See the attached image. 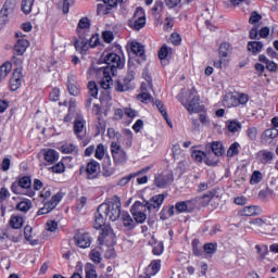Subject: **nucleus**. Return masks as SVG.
<instances>
[{
    "label": "nucleus",
    "instance_id": "338daca9",
    "mask_svg": "<svg viewBox=\"0 0 278 278\" xmlns=\"http://www.w3.org/2000/svg\"><path fill=\"white\" fill-rule=\"evenodd\" d=\"M47 231H56L58 230V224L55 220H48L46 224Z\"/></svg>",
    "mask_w": 278,
    "mask_h": 278
},
{
    "label": "nucleus",
    "instance_id": "c85d7f7f",
    "mask_svg": "<svg viewBox=\"0 0 278 278\" xmlns=\"http://www.w3.org/2000/svg\"><path fill=\"white\" fill-rule=\"evenodd\" d=\"M224 108H237L238 105V97L232 93H227L223 99Z\"/></svg>",
    "mask_w": 278,
    "mask_h": 278
},
{
    "label": "nucleus",
    "instance_id": "5fc2aeb1",
    "mask_svg": "<svg viewBox=\"0 0 278 278\" xmlns=\"http://www.w3.org/2000/svg\"><path fill=\"white\" fill-rule=\"evenodd\" d=\"M86 278H97V269L91 264L85 267Z\"/></svg>",
    "mask_w": 278,
    "mask_h": 278
},
{
    "label": "nucleus",
    "instance_id": "8fccbe9b",
    "mask_svg": "<svg viewBox=\"0 0 278 278\" xmlns=\"http://www.w3.org/2000/svg\"><path fill=\"white\" fill-rule=\"evenodd\" d=\"M87 88L89 90L90 97H92L93 99H97L99 94V88L97 87V83L89 81Z\"/></svg>",
    "mask_w": 278,
    "mask_h": 278
},
{
    "label": "nucleus",
    "instance_id": "de8ad7c7",
    "mask_svg": "<svg viewBox=\"0 0 278 278\" xmlns=\"http://www.w3.org/2000/svg\"><path fill=\"white\" fill-rule=\"evenodd\" d=\"M105 146H103V143H99L94 152L96 160H103L105 157Z\"/></svg>",
    "mask_w": 278,
    "mask_h": 278
},
{
    "label": "nucleus",
    "instance_id": "e433bc0d",
    "mask_svg": "<svg viewBox=\"0 0 278 278\" xmlns=\"http://www.w3.org/2000/svg\"><path fill=\"white\" fill-rule=\"evenodd\" d=\"M12 73V64L10 62L3 63L0 66V81H3Z\"/></svg>",
    "mask_w": 278,
    "mask_h": 278
},
{
    "label": "nucleus",
    "instance_id": "0e129e2a",
    "mask_svg": "<svg viewBox=\"0 0 278 278\" xmlns=\"http://www.w3.org/2000/svg\"><path fill=\"white\" fill-rule=\"evenodd\" d=\"M172 45H175V47L181 45V36L177 33H173L169 38Z\"/></svg>",
    "mask_w": 278,
    "mask_h": 278
},
{
    "label": "nucleus",
    "instance_id": "1a4fd4ad",
    "mask_svg": "<svg viewBox=\"0 0 278 278\" xmlns=\"http://www.w3.org/2000/svg\"><path fill=\"white\" fill-rule=\"evenodd\" d=\"M151 90H153V84L151 81L142 83L137 100L141 103H153V96L150 93Z\"/></svg>",
    "mask_w": 278,
    "mask_h": 278
},
{
    "label": "nucleus",
    "instance_id": "f704fd0d",
    "mask_svg": "<svg viewBox=\"0 0 278 278\" xmlns=\"http://www.w3.org/2000/svg\"><path fill=\"white\" fill-rule=\"evenodd\" d=\"M75 49L79 53H86L88 49H90V43H88V39H80L75 42Z\"/></svg>",
    "mask_w": 278,
    "mask_h": 278
},
{
    "label": "nucleus",
    "instance_id": "20e7f679",
    "mask_svg": "<svg viewBox=\"0 0 278 278\" xmlns=\"http://www.w3.org/2000/svg\"><path fill=\"white\" fill-rule=\"evenodd\" d=\"M104 62L108 64L104 68H112L113 75H116L117 68H123V66H125V60L114 52L104 54Z\"/></svg>",
    "mask_w": 278,
    "mask_h": 278
},
{
    "label": "nucleus",
    "instance_id": "c756f323",
    "mask_svg": "<svg viewBox=\"0 0 278 278\" xmlns=\"http://www.w3.org/2000/svg\"><path fill=\"white\" fill-rule=\"evenodd\" d=\"M262 49H264V43L262 41H250L248 43V51L253 53V55H257V53H262Z\"/></svg>",
    "mask_w": 278,
    "mask_h": 278
},
{
    "label": "nucleus",
    "instance_id": "423d86ee",
    "mask_svg": "<svg viewBox=\"0 0 278 278\" xmlns=\"http://www.w3.org/2000/svg\"><path fill=\"white\" fill-rule=\"evenodd\" d=\"M111 154L115 164L123 165L127 163V152L117 142L111 143Z\"/></svg>",
    "mask_w": 278,
    "mask_h": 278
},
{
    "label": "nucleus",
    "instance_id": "a18cd8bd",
    "mask_svg": "<svg viewBox=\"0 0 278 278\" xmlns=\"http://www.w3.org/2000/svg\"><path fill=\"white\" fill-rule=\"evenodd\" d=\"M17 184L20 185V188H22L23 190H29V188H31V178H29V176H24L20 178Z\"/></svg>",
    "mask_w": 278,
    "mask_h": 278
},
{
    "label": "nucleus",
    "instance_id": "e2e57ef3",
    "mask_svg": "<svg viewBox=\"0 0 278 278\" xmlns=\"http://www.w3.org/2000/svg\"><path fill=\"white\" fill-rule=\"evenodd\" d=\"M65 168L66 167L64 166V163L59 162L54 166L50 167V170H52V173L60 174V173H64Z\"/></svg>",
    "mask_w": 278,
    "mask_h": 278
},
{
    "label": "nucleus",
    "instance_id": "79ce46f5",
    "mask_svg": "<svg viewBox=\"0 0 278 278\" xmlns=\"http://www.w3.org/2000/svg\"><path fill=\"white\" fill-rule=\"evenodd\" d=\"M231 53V45L224 42L219 46V58H229Z\"/></svg>",
    "mask_w": 278,
    "mask_h": 278
},
{
    "label": "nucleus",
    "instance_id": "58836bf2",
    "mask_svg": "<svg viewBox=\"0 0 278 278\" xmlns=\"http://www.w3.org/2000/svg\"><path fill=\"white\" fill-rule=\"evenodd\" d=\"M31 231H33L31 226H25L24 237H25V240L29 242V244H31L33 247H36V244H38V240H34V236L31 235Z\"/></svg>",
    "mask_w": 278,
    "mask_h": 278
},
{
    "label": "nucleus",
    "instance_id": "6ab92c4d",
    "mask_svg": "<svg viewBox=\"0 0 278 278\" xmlns=\"http://www.w3.org/2000/svg\"><path fill=\"white\" fill-rule=\"evenodd\" d=\"M75 108H77V102L71 100L68 102V113L64 117V123H72L73 119L77 121L78 116H83L81 113Z\"/></svg>",
    "mask_w": 278,
    "mask_h": 278
},
{
    "label": "nucleus",
    "instance_id": "a878e982",
    "mask_svg": "<svg viewBox=\"0 0 278 278\" xmlns=\"http://www.w3.org/2000/svg\"><path fill=\"white\" fill-rule=\"evenodd\" d=\"M258 160L261 164H270L273 160H275V153L268 151V150H261L257 153Z\"/></svg>",
    "mask_w": 278,
    "mask_h": 278
},
{
    "label": "nucleus",
    "instance_id": "473e14b6",
    "mask_svg": "<svg viewBox=\"0 0 278 278\" xmlns=\"http://www.w3.org/2000/svg\"><path fill=\"white\" fill-rule=\"evenodd\" d=\"M130 51L135 55H138L139 58H142L144 55V46H142L138 41H132V42H130Z\"/></svg>",
    "mask_w": 278,
    "mask_h": 278
},
{
    "label": "nucleus",
    "instance_id": "f3484780",
    "mask_svg": "<svg viewBox=\"0 0 278 278\" xmlns=\"http://www.w3.org/2000/svg\"><path fill=\"white\" fill-rule=\"evenodd\" d=\"M116 235H114V230L110 227H105L102 229L101 235L98 238L100 244H114V239Z\"/></svg>",
    "mask_w": 278,
    "mask_h": 278
},
{
    "label": "nucleus",
    "instance_id": "4d7b16f0",
    "mask_svg": "<svg viewBox=\"0 0 278 278\" xmlns=\"http://www.w3.org/2000/svg\"><path fill=\"white\" fill-rule=\"evenodd\" d=\"M110 10L111 9L109 8L108 3L103 2L102 4H98L97 13L100 16H105V14L110 13Z\"/></svg>",
    "mask_w": 278,
    "mask_h": 278
},
{
    "label": "nucleus",
    "instance_id": "dca6fc26",
    "mask_svg": "<svg viewBox=\"0 0 278 278\" xmlns=\"http://www.w3.org/2000/svg\"><path fill=\"white\" fill-rule=\"evenodd\" d=\"M99 73L103 74V78L101 80V88L103 90H110V86H112V67H100Z\"/></svg>",
    "mask_w": 278,
    "mask_h": 278
},
{
    "label": "nucleus",
    "instance_id": "052dcab7",
    "mask_svg": "<svg viewBox=\"0 0 278 278\" xmlns=\"http://www.w3.org/2000/svg\"><path fill=\"white\" fill-rule=\"evenodd\" d=\"M90 258L94 262V264H101V251L99 249H94L90 252Z\"/></svg>",
    "mask_w": 278,
    "mask_h": 278
},
{
    "label": "nucleus",
    "instance_id": "3c124183",
    "mask_svg": "<svg viewBox=\"0 0 278 278\" xmlns=\"http://www.w3.org/2000/svg\"><path fill=\"white\" fill-rule=\"evenodd\" d=\"M263 220H264V223H265V227L266 226H273V225H277V220H278V214L277 213H275V214H273V215H269V216H264L263 217Z\"/></svg>",
    "mask_w": 278,
    "mask_h": 278
},
{
    "label": "nucleus",
    "instance_id": "f8f14e48",
    "mask_svg": "<svg viewBox=\"0 0 278 278\" xmlns=\"http://www.w3.org/2000/svg\"><path fill=\"white\" fill-rule=\"evenodd\" d=\"M74 239L76 247H79L80 249H88L90 244H92V238H90V235L88 232L78 231L74 236Z\"/></svg>",
    "mask_w": 278,
    "mask_h": 278
},
{
    "label": "nucleus",
    "instance_id": "0eeeda50",
    "mask_svg": "<svg viewBox=\"0 0 278 278\" xmlns=\"http://www.w3.org/2000/svg\"><path fill=\"white\" fill-rule=\"evenodd\" d=\"M101 170V164L99 162L91 160L87 163L86 167H80V175L86 174L87 179H97L99 177V172Z\"/></svg>",
    "mask_w": 278,
    "mask_h": 278
},
{
    "label": "nucleus",
    "instance_id": "72a5a7b5",
    "mask_svg": "<svg viewBox=\"0 0 278 278\" xmlns=\"http://www.w3.org/2000/svg\"><path fill=\"white\" fill-rule=\"evenodd\" d=\"M260 207L258 206H244L240 214L241 216H257L260 214Z\"/></svg>",
    "mask_w": 278,
    "mask_h": 278
},
{
    "label": "nucleus",
    "instance_id": "4be33fe9",
    "mask_svg": "<svg viewBox=\"0 0 278 278\" xmlns=\"http://www.w3.org/2000/svg\"><path fill=\"white\" fill-rule=\"evenodd\" d=\"M206 150L212 151L216 157H220L225 153V147H223V142L220 141L207 143Z\"/></svg>",
    "mask_w": 278,
    "mask_h": 278
},
{
    "label": "nucleus",
    "instance_id": "f257e3e1",
    "mask_svg": "<svg viewBox=\"0 0 278 278\" xmlns=\"http://www.w3.org/2000/svg\"><path fill=\"white\" fill-rule=\"evenodd\" d=\"M121 205V198L114 195L108 203L100 204V212L114 223L123 214Z\"/></svg>",
    "mask_w": 278,
    "mask_h": 278
},
{
    "label": "nucleus",
    "instance_id": "ddd939ff",
    "mask_svg": "<svg viewBox=\"0 0 278 278\" xmlns=\"http://www.w3.org/2000/svg\"><path fill=\"white\" fill-rule=\"evenodd\" d=\"M174 181L173 174L170 172L162 173L161 175L156 176L154 179V184L156 188H167Z\"/></svg>",
    "mask_w": 278,
    "mask_h": 278
},
{
    "label": "nucleus",
    "instance_id": "cd10ccee",
    "mask_svg": "<svg viewBox=\"0 0 278 278\" xmlns=\"http://www.w3.org/2000/svg\"><path fill=\"white\" fill-rule=\"evenodd\" d=\"M258 61L262 62L263 64H266V68L270 73L277 72L278 64L275 63L274 61L268 60V58H266V55H264V54L258 55Z\"/></svg>",
    "mask_w": 278,
    "mask_h": 278
},
{
    "label": "nucleus",
    "instance_id": "2eb2a0df",
    "mask_svg": "<svg viewBox=\"0 0 278 278\" xmlns=\"http://www.w3.org/2000/svg\"><path fill=\"white\" fill-rule=\"evenodd\" d=\"M74 132L79 140L86 138V119H84V116H78L74 121Z\"/></svg>",
    "mask_w": 278,
    "mask_h": 278
},
{
    "label": "nucleus",
    "instance_id": "5701e85b",
    "mask_svg": "<svg viewBox=\"0 0 278 278\" xmlns=\"http://www.w3.org/2000/svg\"><path fill=\"white\" fill-rule=\"evenodd\" d=\"M100 210H101V205H99L94 214V222H93L94 229H101V227H105V220L108 217L105 213H101Z\"/></svg>",
    "mask_w": 278,
    "mask_h": 278
},
{
    "label": "nucleus",
    "instance_id": "4468645a",
    "mask_svg": "<svg viewBox=\"0 0 278 278\" xmlns=\"http://www.w3.org/2000/svg\"><path fill=\"white\" fill-rule=\"evenodd\" d=\"M67 90L72 97H79V92H81V86L79 81H77V76L70 74L67 76Z\"/></svg>",
    "mask_w": 278,
    "mask_h": 278
},
{
    "label": "nucleus",
    "instance_id": "bb28decb",
    "mask_svg": "<svg viewBox=\"0 0 278 278\" xmlns=\"http://www.w3.org/2000/svg\"><path fill=\"white\" fill-rule=\"evenodd\" d=\"M160 268H162V261L154 260L151 262V264L148 266V273L149 275L140 278H151V275H157L160 273Z\"/></svg>",
    "mask_w": 278,
    "mask_h": 278
},
{
    "label": "nucleus",
    "instance_id": "c9c22d12",
    "mask_svg": "<svg viewBox=\"0 0 278 278\" xmlns=\"http://www.w3.org/2000/svg\"><path fill=\"white\" fill-rule=\"evenodd\" d=\"M277 136H278V129L269 128L263 132L262 138H263V140H265V142H270V140H275V138H277Z\"/></svg>",
    "mask_w": 278,
    "mask_h": 278
},
{
    "label": "nucleus",
    "instance_id": "4c0bfd02",
    "mask_svg": "<svg viewBox=\"0 0 278 278\" xmlns=\"http://www.w3.org/2000/svg\"><path fill=\"white\" fill-rule=\"evenodd\" d=\"M90 29V20L88 17H81L77 25V34H81L84 30Z\"/></svg>",
    "mask_w": 278,
    "mask_h": 278
},
{
    "label": "nucleus",
    "instance_id": "680f3d73",
    "mask_svg": "<svg viewBox=\"0 0 278 278\" xmlns=\"http://www.w3.org/2000/svg\"><path fill=\"white\" fill-rule=\"evenodd\" d=\"M217 248H218V244H216V243L204 244V251L207 255H214V253H216Z\"/></svg>",
    "mask_w": 278,
    "mask_h": 278
},
{
    "label": "nucleus",
    "instance_id": "412c9836",
    "mask_svg": "<svg viewBox=\"0 0 278 278\" xmlns=\"http://www.w3.org/2000/svg\"><path fill=\"white\" fill-rule=\"evenodd\" d=\"M22 77H23V72L21 71V68L14 70L13 76L10 80V88L13 92L18 90V88H21Z\"/></svg>",
    "mask_w": 278,
    "mask_h": 278
},
{
    "label": "nucleus",
    "instance_id": "a19ab883",
    "mask_svg": "<svg viewBox=\"0 0 278 278\" xmlns=\"http://www.w3.org/2000/svg\"><path fill=\"white\" fill-rule=\"evenodd\" d=\"M212 199H214V193L208 191L203 197L195 198L194 200L197 203H202L203 207H205V205H210V201H212Z\"/></svg>",
    "mask_w": 278,
    "mask_h": 278
},
{
    "label": "nucleus",
    "instance_id": "864d4df0",
    "mask_svg": "<svg viewBox=\"0 0 278 278\" xmlns=\"http://www.w3.org/2000/svg\"><path fill=\"white\" fill-rule=\"evenodd\" d=\"M228 130L231 131V134H236V131H239L242 129V125L239 122L230 121L227 122Z\"/></svg>",
    "mask_w": 278,
    "mask_h": 278
},
{
    "label": "nucleus",
    "instance_id": "6e6552de",
    "mask_svg": "<svg viewBox=\"0 0 278 278\" xmlns=\"http://www.w3.org/2000/svg\"><path fill=\"white\" fill-rule=\"evenodd\" d=\"M64 195L62 194V192H58L56 194H54L50 201L45 203L43 207L38 210L37 216H45V214L53 212V210L58 207V204L60 203V201H62Z\"/></svg>",
    "mask_w": 278,
    "mask_h": 278
},
{
    "label": "nucleus",
    "instance_id": "7ed1b4c3",
    "mask_svg": "<svg viewBox=\"0 0 278 278\" xmlns=\"http://www.w3.org/2000/svg\"><path fill=\"white\" fill-rule=\"evenodd\" d=\"M144 25H147L144 9L137 8L132 18L128 21V27H130V29H135V31H140Z\"/></svg>",
    "mask_w": 278,
    "mask_h": 278
},
{
    "label": "nucleus",
    "instance_id": "c03bdc74",
    "mask_svg": "<svg viewBox=\"0 0 278 278\" xmlns=\"http://www.w3.org/2000/svg\"><path fill=\"white\" fill-rule=\"evenodd\" d=\"M173 53V48H169L168 46L164 45L160 50H159V59L160 60H166L168 55Z\"/></svg>",
    "mask_w": 278,
    "mask_h": 278
},
{
    "label": "nucleus",
    "instance_id": "a211bd4d",
    "mask_svg": "<svg viewBox=\"0 0 278 278\" xmlns=\"http://www.w3.org/2000/svg\"><path fill=\"white\" fill-rule=\"evenodd\" d=\"M191 156L195 160V162L199 163L205 160V164H207V166H218V159L211 160L210 157H207V154H205V152L201 150L193 151Z\"/></svg>",
    "mask_w": 278,
    "mask_h": 278
},
{
    "label": "nucleus",
    "instance_id": "b1692460",
    "mask_svg": "<svg viewBox=\"0 0 278 278\" xmlns=\"http://www.w3.org/2000/svg\"><path fill=\"white\" fill-rule=\"evenodd\" d=\"M29 47V41L22 37L16 41L14 45V51L17 53V55H23L27 51V48Z\"/></svg>",
    "mask_w": 278,
    "mask_h": 278
},
{
    "label": "nucleus",
    "instance_id": "aec40b11",
    "mask_svg": "<svg viewBox=\"0 0 278 278\" xmlns=\"http://www.w3.org/2000/svg\"><path fill=\"white\" fill-rule=\"evenodd\" d=\"M166 199V195L164 194H157L150 199L149 202L146 203L148 206V210H160L162 207V203H164V200Z\"/></svg>",
    "mask_w": 278,
    "mask_h": 278
},
{
    "label": "nucleus",
    "instance_id": "49530a36",
    "mask_svg": "<svg viewBox=\"0 0 278 278\" xmlns=\"http://www.w3.org/2000/svg\"><path fill=\"white\" fill-rule=\"evenodd\" d=\"M10 225L12 229H21V227H23V217L12 216L10 219Z\"/></svg>",
    "mask_w": 278,
    "mask_h": 278
},
{
    "label": "nucleus",
    "instance_id": "393cba45",
    "mask_svg": "<svg viewBox=\"0 0 278 278\" xmlns=\"http://www.w3.org/2000/svg\"><path fill=\"white\" fill-rule=\"evenodd\" d=\"M124 227H126V229L131 230L136 228V220H134V218H131V215H129V213L127 212H122V215L119 216Z\"/></svg>",
    "mask_w": 278,
    "mask_h": 278
},
{
    "label": "nucleus",
    "instance_id": "f03ea898",
    "mask_svg": "<svg viewBox=\"0 0 278 278\" xmlns=\"http://www.w3.org/2000/svg\"><path fill=\"white\" fill-rule=\"evenodd\" d=\"M197 210V200L179 201L174 206L167 210L168 216H175V214H190Z\"/></svg>",
    "mask_w": 278,
    "mask_h": 278
},
{
    "label": "nucleus",
    "instance_id": "9b49d317",
    "mask_svg": "<svg viewBox=\"0 0 278 278\" xmlns=\"http://www.w3.org/2000/svg\"><path fill=\"white\" fill-rule=\"evenodd\" d=\"M199 94L197 93V89L192 88L189 91V99L187 100V103L185 104V108L188 110V112H197L199 110Z\"/></svg>",
    "mask_w": 278,
    "mask_h": 278
},
{
    "label": "nucleus",
    "instance_id": "2f4dec72",
    "mask_svg": "<svg viewBox=\"0 0 278 278\" xmlns=\"http://www.w3.org/2000/svg\"><path fill=\"white\" fill-rule=\"evenodd\" d=\"M45 160L49 164H53V162H58V160H60V154L58 153V151H55L53 149H48L45 152Z\"/></svg>",
    "mask_w": 278,
    "mask_h": 278
},
{
    "label": "nucleus",
    "instance_id": "603ef678",
    "mask_svg": "<svg viewBox=\"0 0 278 278\" xmlns=\"http://www.w3.org/2000/svg\"><path fill=\"white\" fill-rule=\"evenodd\" d=\"M34 1L35 0H22V12H24V14H29L31 12Z\"/></svg>",
    "mask_w": 278,
    "mask_h": 278
},
{
    "label": "nucleus",
    "instance_id": "6e6d98bb",
    "mask_svg": "<svg viewBox=\"0 0 278 278\" xmlns=\"http://www.w3.org/2000/svg\"><path fill=\"white\" fill-rule=\"evenodd\" d=\"M238 149H240V143L238 142L232 143L227 151V156L233 157V155H238L239 153Z\"/></svg>",
    "mask_w": 278,
    "mask_h": 278
},
{
    "label": "nucleus",
    "instance_id": "69168bd1",
    "mask_svg": "<svg viewBox=\"0 0 278 278\" xmlns=\"http://www.w3.org/2000/svg\"><path fill=\"white\" fill-rule=\"evenodd\" d=\"M262 21V15L257 14V12H252L250 15L249 23L251 25H255V23H260Z\"/></svg>",
    "mask_w": 278,
    "mask_h": 278
},
{
    "label": "nucleus",
    "instance_id": "09e8293b",
    "mask_svg": "<svg viewBox=\"0 0 278 278\" xmlns=\"http://www.w3.org/2000/svg\"><path fill=\"white\" fill-rule=\"evenodd\" d=\"M61 151L65 154L77 153V146L73 143H65L61 147Z\"/></svg>",
    "mask_w": 278,
    "mask_h": 278
},
{
    "label": "nucleus",
    "instance_id": "bf43d9fd",
    "mask_svg": "<svg viewBox=\"0 0 278 278\" xmlns=\"http://www.w3.org/2000/svg\"><path fill=\"white\" fill-rule=\"evenodd\" d=\"M154 104L156 105L157 110L161 112L163 118H165V121H168V113L166 112V108H164V104L162 103V101L156 100Z\"/></svg>",
    "mask_w": 278,
    "mask_h": 278
},
{
    "label": "nucleus",
    "instance_id": "39448f33",
    "mask_svg": "<svg viewBox=\"0 0 278 278\" xmlns=\"http://www.w3.org/2000/svg\"><path fill=\"white\" fill-rule=\"evenodd\" d=\"M130 212L135 223L142 225V223L147 220V212H149V207L146 204L137 201L131 206Z\"/></svg>",
    "mask_w": 278,
    "mask_h": 278
},
{
    "label": "nucleus",
    "instance_id": "774afa93",
    "mask_svg": "<svg viewBox=\"0 0 278 278\" xmlns=\"http://www.w3.org/2000/svg\"><path fill=\"white\" fill-rule=\"evenodd\" d=\"M50 101H60V89H52V91L50 92Z\"/></svg>",
    "mask_w": 278,
    "mask_h": 278
},
{
    "label": "nucleus",
    "instance_id": "37998d69",
    "mask_svg": "<svg viewBox=\"0 0 278 278\" xmlns=\"http://www.w3.org/2000/svg\"><path fill=\"white\" fill-rule=\"evenodd\" d=\"M262 179H264V175L262 174V172L254 170L252 173V176H251V179H250V184L252 186H257V184H260L262 181Z\"/></svg>",
    "mask_w": 278,
    "mask_h": 278
},
{
    "label": "nucleus",
    "instance_id": "ea45409f",
    "mask_svg": "<svg viewBox=\"0 0 278 278\" xmlns=\"http://www.w3.org/2000/svg\"><path fill=\"white\" fill-rule=\"evenodd\" d=\"M31 200L24 199L20 203H17L16 210H18L20 212L27 213L31 210Z\"/></svg>",
    "mask_w": 278,
    "mask_h": 278
},
{
    "label": "nucleus",
    "instance_id": "9d476101",
    "mask_svg": "<svg viewBox=\"0 0 278 278\" xmlns=\"http://www.w3.org/2000/svg\"><path fill=\"white\" fill-rule=\"evenodd\" d=\"M16 9V0H7L0 10V23L5 25L8 23V17Z\"/></svg>",
    "mask_w": 278,
    "mask_h": 278
},
{
    "label": "nucleus",
    "instance_id": "13d9d810",
    "mask_svg": "<svg viewBox=\"0 0 278 278\" xmlns=\"http://www.w3.org/2000/svg\"><path fill=\"white\" fill-rule=\"evenodd\" d=\"M129 84L125 83V80L121 81V80H117L116 81V87H115V90L117 92H127V90H129Z\"/></svg>",
    "mask_w": 278,
    "mask_h": 278
},
{
    "label": "nucleus",
    "instance_id": "7c9ffc66",
    "mask_svg": "<svg viewBox=\"0 0 278 278\" xmlns=\"http://www.w3.org/2000/svg\"><path fill=\"white\" fill-rule=\"evenodd\" d=\"M255 250L257 253V261L264 262V260H266V255H268V245L257 244V245H255Z\"/></svg>",
    "mask_w": 278,
    "mask_h": 278
}]
</instances>
